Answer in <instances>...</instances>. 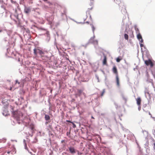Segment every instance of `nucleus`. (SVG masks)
Instances as JSON below:
<instances>
[{"label":"nucleus","mask_w":155,"mask_h":155,"mask_svg":"<svg viewBox=\"0 0 155 155\" xmlns=\"http://www.w3.org/2000/svg\"><path fill=\"white\" fill-rule=\"evenodd\" d=\"M126 32L128 34V31H125V32Z\"/></svg>","instance_id":"nucleus-35"},{"label":"nucleus","mask_w":155,"mask_h":155,"mask_svg":"<svg viewBox=\"0 0 155 155\" xmlns=\"http://www.w3.org/2000/svg\"><path fill=\"white\" fill-rule=\"evenodd\" d=\"M140 42L141 43H142L143 42V39H142H142H140Z\"/></svg>","instance_id":"nucleus-21"},{"label":"nucleus","mask_w":155,"mask_h":155,"mask_svg":"<svg viewBox=\"0 0 155 155\" xmlns=\"http://www.w3.org/2000/svg\"><path fill=\"white\" fill-rule=\"evenodd\" d=\"M105 92V90L104 89L101 92V97L103 96L104 95V94Z\"/></svg>","instance_id":"nucleus-15"},{"label":"nucleus","mask_w":155,"mask_h":155,"mask_svg":"<svg viewBox=\"0 0 155 155\" xmlns=\"http://www.w3.org/2000/svg\"><path fill=\"white\" fill-rule=\"evenodd\" d=\"M15 82L16 84L18 83V84H20V82H18V80H16Z\"/></svg>","instance_id":"nucleus-23"},{"label":"nucleus","mask_w":155,"mask_h":155,"mask_svg":"<svg viewBox=\"0 0 155 155\" xmlns=\"http://www.w3.org/2000/svg\"><path fill=\"white\" fill-rule=\"evenodd\" d=\"M135 29L136 31V32L137 33H139V31L138 28H135Z\"/></svg>","instance_id":"nucleus-19"},{"label":"nucleus","mask_w":155,"mask_h":155,"mask_svg":"<svg viewBox=\"0 0 155 155\" xmlns=\"http://www.w3.org/2000/svg\"><path fill=\"white\" fill-rule=\"evenodd\" d=\"M45 2H46L48 0H43Z\"/></svg>","instance_id":"nucleus-33"},{"label":"nucleus","mask_w":155,"mask_h":155,"mask_svg":"<svg viewBox=\"0 0 155 155\" xmlns=\"http://www.w3.org/2000/svg\"><path fill=\"white\" fill-rule=\"evenodd\" d=\"M10 90H12V87H11L10 88Z\"/></svg>","instance_id":"nucleus-36"},{"label":"nucleus","mask_w":155,"mask_h":155,"mask_svg":"<svg viewBox=\"0 0 155 155\" xmlns=\"http://www.w3.org/2000/svg\"><path fill=\"white\" fill-rule=\"evenodd\" d=\"M91 118H92V119H94V117H93V116H92L91 117Z\"/></svg>","instance_id":"nucleus-30"},{"label":"nucleus","mask_w":155,"mask_h":155,"mask_svg":"<svg viewBox=\"0 0 155 155\" xmlns=\"http://www.w3.org/2000/svg\"><path fill=\"white\" fill-rule=\"evenodd\" d=\"M95 38V36H94L91 37L90 40V42L94 44L97 45L98 44V41L97 40H94Z\"/></svg>","instance_id":"nucleus-1"},{"label":"nucleus","mask_w":155,"mask_h":155,"mask_svg":"<svg viewBox=\"0 0 155 155\" xmlns=\"http://www.w3.org/2000/svg\"><path fill=\"white\" fill-rule=\"evenodd\" d=\"M123 59L122 57L121 56H119L116 59V61L117 62H119Z\"/></svg>","instance_id":"nucleus-10"},{"label":"nucleus","mask_w":155,"mask_h":155,"mask_svg":"<svg viewBox=\"0 0 155 155\" xmlns=\"http://www.w3.org/2000/svg\"><path fill=\"white\" fill-rule=\"evenodd\" d=\"M70 152L72 153H76L75 150L73 147H70L69 148Z\"/></svg>","instance_id":"nucleus-6"},{"label":"nucleus","mask_w":155,"mask_h":155,"mask_svg":"<svg viewBox=\"0 0 155 155\" xmlns=\"http://www.w3.org/2000/svg\"><path fill=\"white\" fill-rule=\"evenodd\" d=\"M114 0V1H115V0ZM116 0L117 1H118V2H120V0Z\"/></svg>","instance_id":"nucleus-27"},{"label":"nucleus","mask_w":155,"mask_h":155,"mask_svg":"<svg viewBox=\"0 0 155 155\" xmlns=\"http://www.w3.org/2000/svg\"><path fill=\"white\" fill-rule=\"evenodd\" d=\"M46 57L48 59H50V58H49V57Z\"/></svg>","instance_id":"nucleus-32"},{"label":"nucleus","mask_w":155,"mask_h":155,"mask_svg":"<svg viewBox=\"0 0 155 155\" xmlns=\"http://www.w3.org/2000/svg\"><path fill=\"white\" fill-rule=\"evenodd\" d=\"M130 31V32L131 33V37H134V35H133V31H129V32Z\"/></svg>","instance_id":"nucleus-20"},{"label":"nucleus","mask_w":155,"mask_h":155,"mask_svg":"<svg viewBox=\"0 0 155 155\" xmlns=\"http://www.w3.org/2000/svg\"><path fill=\"white\" fill-rule=\"evenodd\" d=\"M140 47L141 48L143 47L144 46L143 45V44H142V43H140Z\"/></svg>","instance_id":"nucleus-22"},{"label":"nucleus","mask_w":155,"mask_h":155,"mask_svg":"<svg viewBox=\"0 0 155 155\" xmlns=\"http://www.w3.org/2000/svg\"><path fill=\"white\" fill-rule=\"evenodd\" d=\"M137 39L139 41L141 39H142V38L141 35L140 33H139L138 34H137Z\"/></svg>","instance_id":"nucleus-11"},{"label":"nucleus","mask_w":155,"mask_h":155,"mask_svg":"<svg viewBox=\"0 0 155 155\" xmlns=\"http://www.w3.org/2000/svg\"><path fill=\"white\" fill-rule=\"evenodd\" d=\"M2 31V29H0V32H1Z\"/></svg>","instance_id":"nucleus-31"},{"label":"nucleus","mask_w":155,"mask_h":155,"mask_svg":"<svg viewBox=\"0 0 155 155\" xmlns=\"http://www.w3.org/2000/svg\"><path fill=\"white\" fill-rule=\"evenodd\" d=\"M124 38L126 40H128V36L127 34L125 33L124 34Z\"/></svg>","instance_id":"nucleus-14"},{"label":"nucleus","mask_w":155,"mask_h":155,"mask_svg":"<svg viewBox=\"0 0 155 155\" xmlns=\"http://www.w3.org/2000/svg\"><path fill=\"white\" fill-rule=\"evenodd\" d=\"M107 57L106 56H104V59L103 61V65H107Z\"/></svg>","instance_id":"nucleus-9"},{"label":"nucleus","mask_w":155,"mask_h":155,"mask_svg":"<svg viewBox=\"0 0 155 155\" xmlns=\"http://www.w3.org/2000/svg\"><path fill=\"white\" fill-rule=\"evenodd\" d=\"M68 121V122H71L70 121ZM71 123L72 124H73V127L74 128L76 127V125L74 124V123H73V122H71Z\"/></svg>","instance_id":"nucleus-18"},{"label":"nucleus","mask_w":155,"mask_h":155,"mask_svg":"<svg viewBox=\"0 0 155 155\" xmlns=\"http://www.w3.org/2000/svg\"><path fill=\"white\" fill-rule=\"evenodd\" d=\"M116 79L117 85L118 86H120V82L118 75H117L116 76Z\"/></svg>","instance_id":"nucleus-7"},{"label":"nucleus","mask_w":155,"mask_h":155,"mask_svg":"<svg viewBox=\"0 0 155 155\" xmlns=\"http://www.w3.org/2000/svg\"><path fill=\"white\" fill-rule=\"evenodd\" d=\"M37 52H38L39 53L40 51L41 50L39 49H37Z\"/></svg>","instance_id":"nucleus-25"},{"label":"nucleus","mask_w":155,"mask_h":155,"mask_svg":"<svg viewBox=\"0 0 155 155\" xmlns=\"http://www.w3.org/2000/svg\"><path fill=\"white\" fill-rule=\"evenodd\" d=\"M18 15H17L16 16V18H17V19H18Z\"/></svg>","instance_id":"nucleus-29"},{"label":"nucleus","mask_w":155,"mask_h":155,"mask_svg":"<svg viewBox=\"0 0 155 155\" xmlns=\"http://www.w3.org/2000/svg\"><path fill=\"white\" fill-rule=\"evenodd\" d=\"M123 99L126 102L127 101V99L125 97H123Z\"/></svg>","instance_id":"nucleus-24"},{"label":"nucleus","mask_w":155,"mask_h":155,"mask_svg":"<svg viewBox=\"0 0 155 155\" xmlns=\"http://www.w3.org/2000/svg\"><path fill=\"white\" fill-rule=\"evenodd\" d=\"M39 54L41 56V57H43V54H44V52L41 50L40 51Z\"/></svg>","instance_id":"nucleus-13"},{"label":"nucleus","mask_w":155,"mask_h":155,"mask_svg":"<svg viewBox=\"0 0 155 155\" xmlns=\"http://www.w3.org/2000/svg\"><path fill=\"white\" fill-rule=\"evenodd\" d=\"M10 152H10V151H8V152H7V153H8V154H10Z\"/></svg>","instance_id":"nucleus-26"},{"label":"nucleus","mask_w":155,"mask_h":155,"mask_svg":"<svg viewBox=\"0 0 155 155\" xmlns=\"http://www.w3.org/2000/svg\"><path fill=\"white\" fill-rule=\"evenodd\" d=\"M91 27H92V30L93 32L94 33V31L95 29V28L93 25H91Z\"/></svg>","instance_id":"nucleus-17"},{"label":"nucleus","mask_w":155,"mask_h":155,"mask_svg":"<svg viewBox=\"0 0 155 155\" xmlns=\"http://www.w3.org/2000/svg\"><path fill=\"white\" fill-rule=\"evenodd\" d=\"M45 118L46 120H48L50 119V117L49 115H45Z\"/></svg>","instance_id":"nucleus-12"},{"label":"nucleus","mask_w":155,"mask_h":155,"mask_svg":"<svg viewBox=\"0 0 155 155\" xmlns=\"http://www.w3.org/2000/svg\"><path fill=\"white\" fill-rule=\"evenodd\" d=\"M136 101H137V104L138 107H140V105H141V99L140 97H138L136 99Z\"/></svg>","instance_id":"nucleus-5"},{"label":"nucleus","mask_w":155,"mask_h":155,"mask_svg":"<svg viewBox=\"0 0 155 155\" xmlns=\"http://www.w3.org/2000/svg\"><path fill=\"white\" fill-rule=\"evenodd\" d=\"M31 12V8L30 7H25L24 9V12L26 14H28Z\"/></svg>","instance_id":"nucleus-3"},{"label":"nucleus","mask_w":155,"mask_h":155,"mask_svg":"<svg viewBox=\"0 0 155 155\" xmlns=\"http://www.w3.org/2000/svg\"><path fill=\"white\" fill-rule=\"evenodd\" d=\"M154 147H155V142H154Z\"/></svg>","instance_id":"nucleus-34"},{"label":"nucleus","mask_w":155,"mask_h":155,"mask_svg":"<svg viewBox=\"0 0 155 155\" xmlns=\"http://www.w3.org/2000/svg\"><path fill=\"white\" fill-rule=\"evenodd\" d=\"M140 107H138V109H139V110H140Z\"/></svg>","instance_id":"nucleus-28"},{"label":"nucleus","mask_w":155,"mask_h":155,"mask_svg":"<svg viewBox=\"0 0 155 155\" xmlns=\"http://www.w3.org/2000/svg\"><path fill=\"white\" fill-rule=\"evenodd\" d=\"M145 63L147 66L150 65L151 67H153V63L150 59H149L148 60L145 61Z\"/></svg>","instance_id":"nucleus-2"},{"label":"nucleus","mask_w":155,"mask_h":155,"mask_svg":"<svg viewBox=\"0 0 155 155\" xmlns=\"http://www.w3.org/2000/svg\"><path fill=\"white\" fill-rule=\"evenodd\" d=\"M77 92L78 93L76 94V95H78L79 96H80L83 93V91L81 90L78 89L77 90Z\"/></svg>","instance_id":"nucleus-8"},{"label":"nucleus","mask_w":155,"mask_h":155,"mask_svg":"<svg viewBox=\"0 0 155 155\" xmlns=\"http://www.w3.org/2000/svg\"><path fill=\"white\" fill-rule=\"evenodd\" d=\"M37 49L35 48L34 49V53L35 55H37Z\"/></svg>","instance_id":"nucleus-16"},{"label":"nucleus","mask_w":155,"mask_h":155,"mask_svg":"<svg viewBox=\"0 0 155 155\" xmlns=\"http://www.w3.org/2000/svg\"><path fill=\"white\" fill-rule=\"evenodd\" d=\"M112 71L115 74L116 76L118 75L117 70L116 66H114L112 68Z\"/></svg>","instance_id":"nucleus-4"}]
</instances>
